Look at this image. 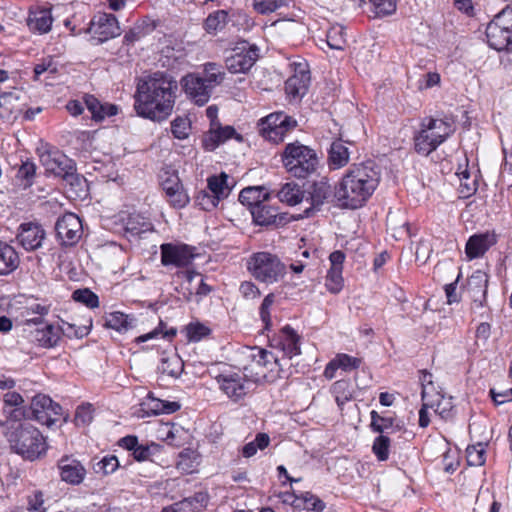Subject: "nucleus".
<instances>
[{"instance_id": "f257e3e1", "label": "nucleus", "mask_w": 512, "mask_h": 512, "mask_svg": "<svg viewBox=\"0 0 512 512\" xmlns=\"http://www.w3.org/2000/svg\"><path fill=\"white\" fill-rule=\"evenodd\" d=\"M177 90V81L164 72L140 78L135 93L136 113L153 121L167 119L173 111Z\"/></svg>"}, {"instance_id": "f03ea898", "label": "nucleus", "mask_w": 512, "mask_h": 512, "mask_svg": "<svg viewBox=\"0 0 512 512\" xmlns=\"http://www.w3.org/2000/svg\"><path fill=\"white\" fill-rule=\"evenodd\" d=\"M378 166L371 162L353 164L335 186V197L345 208L362 207L372 196L380 182Z\"/></svg>"}, {"instance_id": "7ed1b4c3", "label": "nucleus", "mask_w": 512, "mask_h": 512, "mask_svg": "<svg viewBox=\"0 0 512 512\" xmlns=\"http://www.w3.org/2000/svg\"><path fill=\"white\" fill-rule=\"evenodd\" d=\"M247 358L250 363L243 367L244 373L253 384L260 381L273 382L277 378L288 377L285 364L281 363L279 355L259 347H247Z\"/></svg>"}, {"instance_id": "20e7f679", "label": "nucleus", "mask_w": 512, "mask_h": 512, "mask_svg": "<svg viewBox=\"0 0 512 512\" xmlns=\"http://www.w3.org/2000/svg\"><path fill=\"white\" fill-rule=\"evenodd\" d=\"M6 436L11 449L25 459H38L47 450L43 435L29 422H12Z\"/></svg>"}, {"instance_id": "39448f33", "label": "nucleus", "mask_w": 512, "mask_h": 512, "mask_svg": "<svg viewBox=\"0 0 512 512\" xmlns=\"http://www.w3.org/2000/svg\"><path fill=\"white\" fill-rule=\"evenodd\" d=\"M451 122L443 119H426L420 132L415 136V149L418 153L428 155L442 144L452 133Z\"/></svg>"}, {"instance_id": "423d86ee", "label": "nucleus", "mask_w": 512, "mask_h": 512, "mask_svg": "<svg viewBox=\"0 0 512 512\" xmlns=\"http://www.w3.org/2000/svg\"><path fill=\"white\" fill-rule=\"evenodd\" d=\"M283 164L289 173L297 178H305L316 170L318 157L314 150L299 142L286 146Z\"/></svg>"}, {"instance_id": "0eeeda50", "label": "nucleus", "mask_w": 512, "mask_h": 512, "mask_svg": "<svg viewBox=\"0 0 512 512\" xmlns=\"http://www.w3.org/2000/svg\"><path fill=\"white\" fill-rule=\"evenodd\" d=\"M219 390L231 401L243 400L254 385L241 369L226 368L215 376Z\"/></svg>"}, {"instance_id": "6e6552de", "label": "nucleus", "mask_w": 512, "mask_h": 512, "mask_svg": "<svg viewBox=\"0 0 512 512\" xmlns=\"http://www.w3.org/2000/svg\"><path fill=\"white\" fill-rule=\"evenodd\" d=\"M296 126V121L282 112L272 113L261 119L259 131L261 135L273 143L284 140L287 132Z\"/></svg>"}, {"instance_id": "1a4fd4ad", "label": "nucleus", "mask_w": 512, "mask_h": 512, "mask_svg": "<svg viewBox=\"0 0 512 512\" xmlns=\"http://www.w3.org/2000/svg\"><path fill=\"white\" fill-rule=\"evenodd\" d=\"M258 59V48L247 42L238 43L229 52L225 65L231 73L247 72Z\"/></svg>"}, {"instance_id": "9d476101", "label": "nucleus", "mask_w": 512, "mask_h": 512, "mask_svg": "<svg viewBox=\"0 0 512 512\" xmlns=\"http://www.w3.org/2000/svg\"><path fill=\"white\" fill-rule=\"evenodd\" d=\"M247 267L257 280L265 283L277 282L285 273L279 258H250Z\"/></svg>"}, {"instance_id": "9b49d317", "label": "nucleus", "mask_w": 512, "mask_h": 512, "mask_svg": "<svg viewBox=\"0 0 512 512\" xmlns=\"http://www.w3.org/2000/svg\"><path fill=\"white\" fill-rule=\"evenodd\" d=\"M30 411L32 418L41 424L47 426L53 425L62 415V407L53 402V400L43 394H38L33 397Z\"/></svg>"}, {"instance_id": "f8f14e48", "label": "nucleus", "mask_w": 512, "mask_h": 512, "mask_svg": "<svg viewBox=\"0 0 512 512\" xmlns=\"http://www.w3.org/2000/svg\"><path fill=\"white\" fill-rule=\"evenodd\" d=\"M271 347L282 353L281 363L287 362L300 354L299 336L290 326L281 329L279 335L271 340Z\"/></svg>"}, {"instance_id": "ddd939ff", "label": "nucleus", "mask_w": 512, "mask_h": 512, "mask_svg": "<svg viewBox=\"0 0 512 512\" xmlns=\"http://www.w3.org/2000/svg\"><path fill=\"white\" fill-rule=\"evenodd\" d=\"M57 236L64 246L75 245L82 237L83 225L74 213H66L56 223Z\"/></svg>"}, {"instance_id": "4468645a", "label": "nucleus", "mask_w": 512, "mask_h": 512, "mask_svg": "<svg viewBox=\"0 0 512 512\" xmlns=\"http://www.w3.org/2000/svg\"><path fill=\"white\" fill-rule=\"evenodd\" d=\"M180 83L187 97L196 104L202 106L209 101L213 86L207 84L204 78L190 73L184 76Z\"/></svg>"}, {"instance_id": "2eb2a0df", "label": "nucleus", "mask_w": 512, "mask_h": 512, "mask_svg": "<svg viewBox=\"0 0 512 512\" xmlns=\"http://www.w3.org/2000/svg\"><path fill=\"white\" fill-rule=\"evenodd\" d=\"M161 185L173 207L183 208L189 203V196L175 172L164 171L161 174Z\"/></svg>"}, {"instance_id": "dca6fc26", "label": "nucleus", "mask_w": 512, "mask_h": 512, "mask_svg": "<svg viewBox=\"0 0 512 512\" xmlns=\"http://www.w3.org/2000/svg\"><path fill=\"white\" fill-rule=\"evenodd\" d=\"M40 162L47 173L64 179H74L69 160L59 151H45L40 155Z\"/></svg>"}, {"instance_id": "f3484780", "label": "nucleus", "mask_w": 512, "mask_h": 512, "mask_svg": "<svg viewBox=\"0 0 512 512\" xmlns=\"http://www.w3.org/2000/svg\"><path fill=\"white\" fill-rule=\"evenodd\" d=\"M45 235L41 225L28 222L20 225L17 239L26 252H33L42 246Z\"/></svg>"}, {"instance_id": "a211bd4d", "label": "nucleus", "mask_w": 512, "mask_h": 512, "mask_svg": "<svg viewBox=\"0 0 512 512\" xmlns=\"http://www.w3.org/2000/svg\"><path fill=\"white\" fill-rule=\"evenodd\" d=\"M294 74L285 83L288 96L298 98L305 95L310 83V73L306 63H294Z\"/></svg>"}, {"instance_id": "6ab92c4d", "label": "nucleus", "mask_w": 512, "mask_h": 512, "mask_svg": "<svg viewBox=\"0 0 512 512\" xmlns=\"http://www.w3.org/2000/svg\"><path fill=\"white\" fill-rule=\"evenodd\" d=\"M253 222L259 226H274L278 227L286 223V215L278 212V209L271 206L268 201L256 205L250 211Z\"/></svg>"}, {"instance_id": "aec40b11", "label": "nucleus", "mask_w": 512, "mask_h": 512, "mask_svg": "<svg viewBox=\"0 0 512 512\" xmlns=\"http://www.w3.org/2000/svg\"><path fill=\"white\" fill-rule=\"evenodd\" d=\"M118 218L123 222L122 228L129 241L153 230L152 223L140 214H129L126 218L124 215H119Z\"/></svg>"}, {"instance_id": "412c9836", "label": "nucleus", "mask_w": 512, "mask_h": 512, "mask_svg": "<svg viewBox=\"0 0 512 512\" xmlns=\"http://www.w3.org/2000/svg\"><path fill=\"white\" fill-rule=\"evenodd\" d=\"M235 137L238 141L242 137L238 135L232 126H222L221 124H213L210 126L209 131L203 138V146L206 150L212 151L218 145L224 143L226 140Z\"/></svg>"}, {"instance_id": "4be33fe9", "label": "nucleus", "mask_w": 512, "mask_h": 512, "mask_svg": "<svg viewBox=\"0 0 512 512\" xmlns=\"http://www.w3.org/2000/svg\"><path fill=\"white\" fill-rule=\"evenodd\" d=\"M488 276L478 270L468 280V290L473 299V309L483 308L486 301Z\"/></svg>"}, {"instance_id": "5701e85b", "label": "nucleus", "mask_w": 512, "mask_h": 512, "mask_svg": "<svg viewBox=\"0 0 512 512\" xmlns=\"http://www.w3.org/2000/svg\"><path fill=\"white\" fill-rule=\"evenodd\" d=\"M271 193L264 186H249L239 194V201L248 207L249 211L253 210L256 205H260L265 201H269Z\"/></svg>"}, {"instance_id": "b1692460", "label": "nucleus", "mask_w": 512, "mask_h": 512, "mask_svg": "<svg viewBox=\"0 0 512 512\" xmlns=\"http://www.w3.org/2000/svg\"><path fill=\"white\" fill-rule=\"evenodd\" d=\"M511 36V31L506 30L503 26L498 25L497 22H494L493 20L486 28L488 44L490 47L498 51L506 49L509 46Z\"/></svg>"}, {"instance_id": "393cba45", "label": "nucleus", "mask_w": 512, "mask_h": 512, "mask_svg": "<svg viewBox=\"0 0 512 512\" xmlns=\"http://www.w3.org/2000/svg\"><path fill=\"white\" fill-rule=\"evenodd\" d=\"M329 259L331 262V266L326 276L325 286L329 292L333 294H338L344 286V279L342 277L344 258Z\"/></svg>"}, {"instance_id": "a878e982", "label": "nucleus", "mask_w": 512, "mask_h": 512, "mask_svg": "<svg viewBox=\"0 0 512 512\" xmlns=\"http://www.w3.org/2000/svg\"><path fill=\"white\" fill-rule=\"evenodd\" d=\"M496 243L494 234L484 233L471 236L466 244L467 256H481Z\"/></svg>"}, {"instance_id": "bb28decb", "label": "nucleus", "mask_w": 512, "mask_h": 512, "mask_svg": "<svg viewBox=\"0 0 512 512\" xmlns=\"http://www.w3.org/2000/svg\"><path fill=\"white\" fill-rule=\"evenodd\" d=\"M61 478L70 484H79L85 476V469L76 460L62 459L60 462Z\"/></svg>"}, {"instance_id": "cd10ccee", "label": "nucleus", "mask_w": 512, "mask_h": 512, "mask_svg": "<svg viewBox=\"0 0 512 512\" xmlns=\"http://www.w3.org/2000/svg\"><path fill=\"white\" fill-rule=\"evenodd\" d=\"M120 34V27L116 17L103 13L98 16V42H104Z\"/></svg>"}, {"instance_id": "c85d7f7f", "label": "nucleus", "mask_w": 512, "mask_h": 512, "mask_svg": "<svg viewBox=\"0 0 512 512\" xmlns=\"http://www.w3.org/2000/svg\"><path fill=\"white\" fill-rule=\"evenodd\" d=\"M276 196L282 203L295 206L302 202L304 191L297 183L288 182L282 185L280 190L276 193Z\"/></svg>"}, {"instance_id": "c756f323", "label": "nucleus", "mask_w": 512, "mask_h": 512, "mask_svg": "<svg viewBox=\"0 0 512 512\" xmlns=\"http://www.w3.org/2000/svg\"><path fill=\"white\" fill-rule=\"evenodd\" d=\"M350 159L349 149L342 140H336L329 150V164L334 169H339L348 164Z\"/></svg>"}, {"instance_id": "7c9ffc66", "label": "nucleus", "mask_w": 512, "mask_h": 512, "mask_svg": "<svg viewBox=\"0 0 512 512\" xmlns=\"http://www.w3.org/2000/svg\"><path fill=\"white\" fill-rule=\"evenodd\" d=\"M209 497L206 492H197L174 504L178 512H197L207 506Z\"/></svg>"}, {"instance_id": "2f4dec72", "label": "nucleus", "mask_w": 512, "mask_h": 512, "mask_svg": "<svg viewBox=\"0 0 512 512\" xmlns=\"http://www.w3.org/2000/svg\"><path fill=\"white\" fill-rule=\"evenodd\" d=\"M135 318L121 312H113L106 316L104 326L120 333H125L135 326Z\"/></svg>"}, {"instance_id": "473e14b6", "label": "nucleus", "mask_w": 512, "mask_h": 512, "mask_svg": "<svg viewBox=\"0 0 512 512\" xmlns=\"http://www.w3.org/2000/svg\"><path fill=\"white\" fill-rule=\"evenodd\" d=\"M455 176L459 182V193L462 197L466 198L471 196L477 190V181L476 177H472L467 168V164L465 166L459 165L458 170L455 173Z\"/></svg>"}, {"instance_id": "72a5a7b5", "label": "nucleus", "mask_w": 512, "mask_h": 512, "mask_svg": "<svg viewBox=\"0 0 512 512\" xmlns=\"http://www.w3.org/2000/svg\"><path fill=\"white\" fill-rule=\"evenodd\" d=\"M52 16L49 10L41 9L30 14L28 25L31 30L46 33L51 29Z\"/></svg>"}, {"instance_id": "f704fd0d", "label": "nucleus", "mask_w": 512, "mask_h": 512, "mask_svg": "<svg viewBox=\"0 0 512 512\" xmlns=\"http://www.w3.org/2000/svg\"><path fill=\"white\" fill-rule=\"evenodd\" d=\"M184 369L182 359L175 353L164 356L161 359L159 370L170 377L178 378Z\"/></svg>"}, {"instance_id": "c9c22d12", "label": "nucleus", "mask_w": 512, "mask_h": 512, "mask_svg": "<svg viewBox=\"0 0 512 512\" xmlns=\"http://www.w3.org/2000/svg\"><path fill=\"white\" fill-rule=\"evenodd\" d=\"M144 405L153 415L171 414L180 409L178 402L164 401L150 395Z\"/></svg>"}, {"instance_id": "e433bc0d", "label": "nucleus", "mask_w": 512, "mask_h": 512, "mask_svg": "<svg viewBox=\"0 0 512 512\" xmlns=\"http://www.w3.org/2000/svg\"><path fill=\"white\" fill-rule=\"evenodd\" d=\"M195 250L193 246L175 241L161 245V256H199Z\"/></svg>"}, {"instance_id": "4c0bfd02", "label": "nucleus", "mask_w": 512, "mask_h": 512, "mask_svg": "<svg viewBox=\"0 0 512 512\" xmlns=\"http://www.w3.org/2000/svg\"><path fill=\"white\" fill-rule=\"evenodd\" d=\"M228 175L221 173L219 176H212L208 178V190L218 199L227 197L230 192L228 184Z\"/></svg>"}, {"instance_id": "58836bf2", "label": "nucleus", "mask_w": 512, "mask_h": 512, "mask_svg": "<svg viewBox=\"0 0 512 512\" xmlns=\"http://www.w3.org/2000/svg\"><path fill=\"white\" fill-rule=\"evenodd\" d=\"M429 386H432L431 380L428 381V385H424V384L422 385L421 397H422L423 404L419 411V426L422 428H425L429 425L430 419H429L427 410L429 408H431V409L434 408V405H435V402H434L430 392L428 391Z\"/></svg>"}, {"instance_id": "ea45409f", "label": "nucleus", "mask_w": 512, "mask_h": 512, "mask_svg": "<svg viewBox=\"0 0 512 512\" xmlns=\"http://www.w3.org/2000/svg\"><path fill=\"white\" fill-rule=\"evenodd\" d=\"M327 45L331 49L343 50L346 46V32L343 26L334 25L327 32Z\"/></svg>"}, {"instance_id": "a19ab883", "label": "nucleus", "mask_w": 512, "mask_h": 512, "mask_svg": "<svg viewBox=\"0 0 512 512\" xmlns=\"http://www.w3.org/2000/svg\"><path fill=\"white\" fill-rule=\"evenodd\" d=\"M36 339L43 347H53L59 339L58 329L51 324H46L42 329L37 330Z\"/></svg>"}, {"instance_id": "79ce46f5", "label": "nucleus", "mask_w": 512, "mask_h": 512, "mask_svg": "<svg viewBox=\"0 0 512 512\" xmlns=\"http://www.w3.org/2000/svg\"><path fill=\"white\" fill-rule=\"evenodd\" d=\"M435 405L434 411L438 414L442 419H450L453 416V403L451 398H446L443 395L436 393L435 395H431Z\"/></svg>"}, {"instance_id": "37998d69", "label": "nucleus", "mask_w": 512, "mask_h": 512, "mask_svg": "<svg viewBox=\"0 0 512 512\" xmlns=\"http://www.w3.org/2000/svg\"><path fill=\"white\" fill-rule=\"evenodd\" d=\"M332 393L335 397V401L339 407H342L345 403L351 400L352 392L350 389V383L346 380L336 381L332 385Z\"/></svg>"}, {"instance_id": "c03bdc74", "label": "nucleus", "mask_w": 512, "mask_h": 512, "mask_svg": "<svg viewBox=\"0 0 512 512\" xmlns=\"http://www.w3.org/2000/svg\"><path fill=\"white\" fill-rule=\"evenodd\" d=\"M331 186L325 179L315 182L311 190V199L314 206L324 203L325 199L330 195Z\"/></svg>"}, {"instance_id": "a18cd8bd", "label": "nucleus", "mask_w": 512, "mask_h": 512, "mask_svg": "<svg viewBox=\"0 0 512 512\" xmlns=\"http://www.w3.org/2000/svg\"><path fill=\"white\" fill-rule=\"evenodd\" d=\"M18 112L17 99L11 93H4L0 96V116L10 119L16 117Z\"/></svg>"}, {"instance_id": "49530a36", "label": "nucleus", "mask_w": 512, "mask_h": 512, "mask_svg": "<svg viewBox=\"0 0 512 512\" xmlns=\"http://www.w3.org/2000/svg\"><path fill=\"white\" fill-rule=\"evenodd\" d=\"M270 438L265 433H258L254 441H251L244 445L242 448V454L246 458L254 456L258 450H263L269 445Z\"/></svg>"}, {"instance_id": "de8ad7c7", "label": "nucleus", "mask_w": 512, "mask_h": 512, "mask_svg": "<svg viewBox=\"0 0 512 512\" xmlns=\"http://www.w3.org/2000/svg\"><path fill=\"white\" fill-rule=\"evenodd\" d=\"M204 73L207 84L213 87L219 85L224 80L225 73L221 70V67L213 62L206 63L204 65Z\"/></svg>"}, {"instance_id": "09e8293b", "label": "nucleus", "mask_w": 512, "mask_h": 512, "mask_svg": "<svg viewBox=\"0 0 512 512\" xmlns=\"http://www.w3.org/2000/svg\"><path fill=\"white\" fill-rule=\"evenodd\" d=\"M333 361L338 369H342L345 372L356 370L361 364V360L359 358L352 357L344 353L337 354Z\"/></svg>"}, {"instance_id": "8fccbe9b", "label": "nucleus", "mask_w": 512, "mask_h": 512, "mask_svg": "<svg viewBox=\"0 0 512 512\" xmlns=\"http://www.w3.org/2000/svg\"><path fill=\"white\" fill-rule=\"evenodd\" d=\"M287 0H253V8L260 14H270L286 5Z\"/></svg>"}, {"instance_id": "3c124183", "label": "nucleus", "mask_w": 512, "mask_h": 512, "mask_svg": "<svg viewBox=\"0 0 512 512\" xmlns=\"http://www.w3.org/2000/svg\"><path fill=\"white\" fill-rule=\"evenodd\" d=\"M467 462L470 466H481L485 463V448L483 444L469 446L466 449Z\"/></svg>"}, {"instance_id": "603ef678", "label": "nucleus", "mask_w": 512, "mask_h": 512, "mask_svg": "<svg viewBox=\"0 0 512 512\" xmlns=\"http://www.w3.org/2000/svg\"><path fill=\"white\" fill-rule=\"evenodd\" d=\"M389 447V437L380 435L374 440L372 450L379 461H385L389 457Z\"/></svg>"}, {"instance_id": "864d4df0", "label": "nucleus", "mask_w": 512, "mask_h": 512, "mask_svg": "<svg viewBox=\"0 0 512 512\" xmlns=\"http://www.w3.org/2000/svg\"><path fill=\"white\" fill-rule=\"evenodd\" d=\"M93 405L90 403L80 405L75 413V424L77 426H86L93 420Z\"/></svg>"}, {"instance_id": "5fc2aeb1", "label": "nucleus", "mask_w": 512, "mask_h": 512, "mask_svg": "<svg viewBox=\"0 0 512 512\" xmlns=\"http://www.w3.org/2000/svg\"><path fill=\"white\" fill-rule=\"evenodd\" d=\"M191 124L187 118L178 117L171 123V131L177 139H186L189 136Z\"/></svg>"}, {"instance_id": "6e6d98bb", "label": "nucleus", "mask_w": 512, "mask_h": 512, "mask_svg": "<svg viewBox=\"0 0 512 512\" xmlns=\"http://www.w3.org/2000/svg\"><path fill=\"white\" fill-rule=\"evenodd\" d=\"M92 327V320H88V325H78L76 323L64 322L62 330L68 336H74L76 338H82L89 333Z\"/></svg>"}, {"instance_id": "4d7b16f0", "label": "nucleus", "mask_w": 512, "mask_h": 512, "mask_svg": "<svg viewBox=\"0 0 512 512\" xmlns=\"http://www.w3.org/2000/svg\"><path fill=\"white\" fill-rule=\"evenodd\" d=\"M227 16L228 14L224 10H219L209 15L205 22L206 29L212 31L222 28L227 21Z\"/></svg>"}, {"instance_id": "13d9d810", "label": "nucleus", "mask_w": 512, "mask_h": 512, "mask_svg": "<svg viewBox=\"0 0 512 512\" xmlns=\"http://www.w3.org/2000/svg\"><path fill=\"white\" fill-rule=\"evenodd\" d=\"M72 298L76 302L85 304L89 308L96 307V295L89 289H77L73 292Z\"/></svg>"}, {"instance_id": "bf43d9fd", "label": "nucleus", "mask_w": 512, "mask_h": 512, "mask_svg": "<svg viewBox=\"0 0 512 512\" xmlns=\"http://www.w3.org/2000/svg\"><path fill=\"white\" fill-rule=\"evenodd\" d=\"M393 426V419L382 417L376 411L371 412V427L375 432L383 433Z\"/></svg>"}, {"instance_id": "052dcab7", "label": "nucleus", "mask_w": 512, "mask_h": 512, "mask_svg": "<svg viewBox=\"0 0 512 512\" xmlns=\"http://www.w3.org/2000/svg\"><path fill=\"white\" fill-rule=\"evenodd\" d=\"M275 296L273 294H268L264 299L260 306V318L263 321L265 328L269 329L271 325V307L274 304Z\"/></svg>"}, {"instance_id": "680f3d73", "label": "nucleus", "mask_w": 512, "mask_h": 512, "mask_svg": "<svg viewBox=\"0 0 512 512\" xmlns=\"http://www.w3.org/2000/svg\"><path fill=\"white\" fill-rule=\"evenodd\" d=\"M176 329L170 328L168 330H164V324L163 322H160L159 326L155 328L152 332H149L147 334L141 335L137 338L138 342H146L152 338H155L158 334H162L163 338L171 339L176 335Z\"/></svg>"}, {"instance_id": "e2e57ef3", "label": "nucleus", "mask_w": 512, "mask_h": 512, "mask_svg": "<svg viewBox=\"0 0 512 512\" xmlns=\"http://www.w3.org/2000/svg\"><path fill=\"white\" fill-rule=\"evenodd\" d=\"M219 200L220 199H218L217 196L209 194V192L206 190L200 191L197 196L198 205L206 211L214 209L218 205Z\"/></svg>"}, {"instance_id": "0e129e2a", "label": "nucleus", "mask_w": 512, "mask_h": 512, "mask_svg": "<svg viewBox=\"0 0 512 512\" xmlns=\"http://www.w3.org/2000/svg\"><path fill=\"white\" fill-rule=\"evenodd\" d=\"M377 15H389L396 9V0H370Z\"/></svg>"}, {"instance_id": "69168bd1", "label": "nucleus", "mask_w": 512, "mask_h": 512, "mask_svg": "<svg viewBox=\"0 0 512 512\" xmlns=\"http://www.w3.org/2000/svg\"><path fill=\"white\" fill-rule=\"evenodd\" d=\"M493 21L512 33V3L498 13Z\"/></svg>"}, {"instance_id": "338daca9", "label": "nucleus", "mask_w": 512, "mask_h": 512, "mask_svg": "<svg viewBox=\"0 0 512 512\" xmlns=\"http://www.w3.org/2000/svg\"><path fill=\"white\" fill-rule=\"evenodd\" d=\"M209 333V329L204 326L203 324H200V323H195V324H189L187 326V336L189 338L190 341H199L201 340L204 336L208 335Z\"/></svg>"}, {"instance_id": "774afa93", "label": "nucleus", "mask_w": 512, "mask_h": 512, "mask_svg": "<svg viewBox=\"0 0 512 512\" xmlns=\"http://www.w3.org/2000/svg\"><path fill=\"white\" fill-rule=\"evenodd\" d=\"M28 509L34 512H45L43 494L40 491H34L28 497Z\"/></svg>"}]
</instances>
